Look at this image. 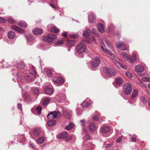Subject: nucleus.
Here are the masks:
<instances>
[{"mask_svg":"<svg viewBox=\"0 0 150 150\" xmlns=\"http://www.w3.org/2000/svg\"><path fill=\"white\" fill-rule=\"evenodd\" d=\"M76 50L79 53L83 54L86 51V47L85 44L81 42L76 46Z\"/></svg>","mask_w":150,"mask_h":150,"instance_id":"nucleus-1","label":"nucleus"},{"mask_svg":"<svg viewBox=\"0 0 150 150\" xmlns=\"http://www.w3.org/2000/svg\"><path fill=\"white\" fill-rule=\"evenodd\" d=\"M132 90L131 85L129 83H125L123 86V91L126 95H129L131 93Z\"/></svg>","mask_w":150,"mask_h":150,"instance_id":"nucleus-2","label":"nucleus"},{"mask_svg":"<svg viewBox=\"0 0 150 150\" xmlns=\"http://www.w3.org/2000/svg\"><path fill=\"white\" fill-rule=\"evenodd\" d=\"M61 113L59 111H54L51 112H50L47 115V117L48 119L53 118H59L60 117Z\"/></svg>","mask_w":150,"mask_h":150,"instance_id":"nucleus-3","label":"nucleus"},{"mask_svg":"<svg viewBox=\"0 0 150 150\" xmlns=\"http://www.w3.org/2000/svg\"><path fill=\"white\" fill-rule=\"evenodd\" d=\"M103 69L109 76H114L116 74V71L114 69H110L107 67H104Z\"/></svg>","mask_w":150,"mask_h":150,"instance_id":"nucleus-4","label":"nucleus"},{"mask_svg":"<svg viewBox=\"0 0 150 150\" xmlns=\"http://www.w3.org/2000/svg\"><path fill=\"white\" fill-rule=\"evenodd\" d=\"M80 122L82 123V125H81L82 129H83V134H85L86 135V136H85L83 138L84 139L83 140H85V139H90V135L86 133V130L85 129V120H80Z\"/></svg>","mask_w":150,"mask_h":150,"instance_id":"nucleus-5","label":"nucleus"},{"mask_svg":"<svg viewBox=\"0 0 150 150\" xmlns=\"http://www.w3.org/2000/svg\"><path fill=\"white\" fill-rule=\"evenodd\" d=\"M57 37L55 34H48L43 38V40L46 42H50L52 41L53 40L56 39Z\"/></svg>","mask_w":150,"mask_h":150,"instance_id":"nucleus-6","label":"nucleus"},{"mask_svg":"<svg viewBox=\"0 0 150 150\" xmlns=\"http://www.w3.org/2000/svg\"><path fill=\"white\" fill-rule=\"evenodd\" d=\"M137 53L136 52H133L132 56H129L127 58V61L131 63H133L135 62L136 61Z\"/></svg>","mask_w":150,"mask_h":150,"instance_id":"nucleus-7","label":"nucleus"},{"mask_svg":"<svg viewBox=\"0 0 150 150\" xmlns=\"http://www.w3.org/2000/svg\"><path fill=\"white\" fill-rule=\"evenodd\" d=\"M100 62L99 58L97 57H96L93 59L91 63L92 66L93 68H96L99 66Z\"/></svg>","mask_w":150,"mask_h":150,"instance_id":"nucleus-8","label":"nucleus"},{"mask_svg":"<svg viewBox=\"0 0 150 150\" xmlns=\"http://www.w3.org/2000/svg\"><path fill=\"white\" fill-rule=\"evenodd\" d=\"M53 81L54 83L59 84L63 83L64 82V80L61 77L56 76L53 78Z\"/></svg>","mask_w":150,"mask_h":150,"instance_id":"nucleus-9","label":"nucleus"},{"mask_svg":"<svg viewBox=\"0 0 150 150\" xmlns=\"http://www.w3.org/2000/svg\"><path fill=\"white\" fill-rule=\"evenodd\" d=\"M116 47L121 50H125L127 49L126 46L122 42H120L116 44Z\"/></svg>","mask_w":150,"mask_h":150,"instance_id":"nucleus-10","label":"nucleus"},{"mask_svg":"<svg viewBox=\"0 0 150 150\" xmlns=\"http://www.w3.org/2000/svg\"><path fill=\"white\" fill-rule=\"evenodd\" d=\"M96 20V17L94 14L92 12L90 13L88 15V21L89 23H94Z\"/></svg>","mask_w":150,"mask_h":150,"instance_id":"nucleus-11","label":"nucleus"},{"mask_svg":"<svg viewBox=\"0 0 150 150\" xmlns=\"http://www.w3.org/2000/svg\"><path fill=\"white\" fill-rule=\"evenodd\" d=\"M144 70V67L142 65H138L135 66V70L137 72H142Z\"/></svg>","mask_w":150,"mask_h":150,"instance_id":"nucleus-12","label":"nucleus"},{"mask_svg":"<svg viewBox=\"0 0 150 150\" xmlns=\"http://www.w3.org/2000/svg\"><path fill=\"white\" fill-rule=\"evenodd\" d=\"M113 59L115 61L114 63L117 67L119 68L121 67L122 68L124 69H126L127 68L126 67L123 65L119 62L117 61V59L115 57H113Z\"/></svg>","mask_w":150,"mask_h":150,"instance_id":"nucleus-13","label":"nucleus"},{"mask_svg":"<svg viewBox=\"0 0 150 150\" xmlns=\"http://www.w3.org/2000/svg\"><path fill=\"white\" fill-rule=\"evenodd\" d=\"M11 28L13 30L18 32L21 33H23L24 32V30L16 25H13L11 27Z\"/></svg>","mask_w":150,"mask_h":150,"instance_id":"nucleus-14","label":"nucleus"},{"mask_svg":"<svg viewBox=\"0 0 150 150\" xmlns=\"http://www.w3.org/2000/svg\"><path fill=\"white\" fill-rule=\"evenodd\" d=\"M27 43L28 44L31 45L33 43V41L34 40V38L30 35H29L27 37Z\"/></svg>","mask_w":150,"mask_h":150,"instance_id":"nucleus-15","label":"nucleus"},{"mask_svg":"<svg viewBox=\"0 0 150 150\" xmlns=\"http://www.w3.org/2000/svg\"><path fill=\"white\" fill-rule=\"evenodd\" d=\"M63 115L65 117L69 118L71 115V112L70 110H65L63 111Z\"/></svg>","mask_w":150,"mask_h":150,"instance_id":"nucleus-16","label":"nucleus"},{"mask_svg":"<svg viewBox=\"0 0 150 150\" xmlns=\"http://www.w3.org/2000/svg\"><path fill=\"white\" fill-rule=\"evenodd\" d=\"M97 28L98 31L101 33H103L104 32V26L103 24L101 23H99L98 24Z\"/></svg>","mask_w":150,"mask_h":150,"instance_id":"nucleus-17","label":"nucleus"},{"mask_svg":"<svg viewBox=\"0 0 150 150\" xmlns=\"http://www.w3.org/2000/svg\"><path fill=\"white\" fill-rule=\"evenodd\" d=\"M41 130L40 129H35L33 131V133L35 136L38 137L39 136L40 134Z\"/></svg>","mask_w":150,"mask_h":150,"instance_id":"nucleus-18","label":"nucleus"},{"mask_svg":"<svg viewBox=\"0 0 150 150\" xmlns=\"http://www.w3.org/2000/svg\"><path fill=\"white\" fill-rule=\"evenodd\" d=\"M110 130V127L108 126H104L101 128L100 132L103 133L108 132Z\"/></svg>","mask_w":150,"mask_h":150,"instance_id":"nucleus-19","label":"nucleus"},{"mask_svg":"<svg viewBox=\"0 0 150 150\" xmlns=\"http://www.w3.org/2000/svg\"><path fill=\"white\" fill-rule=\"evenodd\" d=\"M56 123V121L54 120H50L47 122V125L50 127L54 126Z\"/></svg>","mask_w":150,"mask_h":150,"instance_id":"nucleus-20","label":"nucleus"},{"mask_svg":"<svg viewBox=\"0 0 150 150\" xmlns=\"http://www.w3.org/2000/svg\"><path fill=\"white\" fill-rule=\"evenodd\" d=\"M34 34L36 35L41 34L43 32V30L40 29H35L33 31Z\"/></svg>","mask_w":150,"mask_h":150,"instance_id":"nucleus-21","label":"nucleus"},{"mask_svg":"<svg viewBox=\"0 0 150 150\" xmlns=\"http://www.w3.org/2000/svg\"><path fill=\"white\" fill-rule=\"evenodd\" d=\"M7 35L8 38L12 39H13L16 36L15 33L13 32L12 31L8 32Z\"/></svg>","mask_w":150,"mask_h":150,"instance_id":"nucleus-22","label":"nucleus"},{"mask_svg":"<svg viewBox=\"0 0 150 150\" xmlns=\"http://www.w3.org/2000/svg\"><path fill=\"white\" fill-rule=\"evenodd\" d=\"M138 90L137 89H134L132 92L131 98L134 99L138 95Z\"/></svg>","mask_w":150,"mask_h":150,"instance_id":"nucleus-23","label":"nucleus"},{"mask_svg":"<svg viewBox=\"0 0 150 150\" xmlns=\"http://www.w3.org/2000/svg\"><path fill=\"white\" fill-rule=\"evenodd\" d=\"M45 91L47 94L49 95L52 94L53 92L52 89L48 87L45 88Z\"/></svg>","mask_w":150,"mask_h":150,"instance_id":"nucleus-24","label":"nucleus"},{"mask_svg":"<svg viewBox=\"0 0 150 150\" xmlns=\"http://www.w3.org/2000/svg\"><path fill=\"white\" fill-rule=\"evenodd\" d=\"M53 70L50 69H47L46 70V73L49 77H51L52 75Z\"/></svg>","mask_w":150,"mask_h":150,"instance_id":"nucleus-25","label":"nucleus"},{"mask_svg":"<svg viewBox=\"0 0 150 150\" xmlns=\"http://www.w3.org/2000/svg\"><path fill=\"white\" fill-rule=\"evenodd\" d=\"M88 128L89 130L91 131H94L96 129V128L95 125L94 124L92 123H90L89 124L88 126Z\"/></svg>","mask_w":150,"mask_h":150,"instance_id":"nucleus-26","label":"nucleus"},{"mask_svg":"<svg viewBox=\"0 0 150 150\" xmlns=\"http://www.w3.org/2000/svg\"><path fill=\"white\" fill-rule=\"evenodd\" d=\"M91 32L90 30L86 29L83 33V36L85 37L89 36L91 34Z\"/></svg>","mask_w":150,"mask_h":150,"instance_id":"nucleus-27","label":"nucleus"},{"mask_svg":"<svg viewBox=\"0 0 150 150\" xmlns=\"http://www.w3.org/2000/svg\"><path fill=\"white\" fill-rule=\"evenodd\" d=\"M89 100V99H87L84 100L81 104L82 106L83 107H86L88 106L90 104V103L88 102Z\"/></svg>","mask_w":150,"mask_h":150,"instance_id":"nucleus-28","label":"nucleus"},{"mask_svg":"<svg viewBox=\"0 0 150 150\" xmlns=\"http://www.w3.org/2000/svg\"><path fill=\"white\" fill-rule=\"evenodd\" d=\"M17 24L21 27L23 28H26L27 26V23L25 22H20L18 23Z\"/></svg>","mask_w":150,"mask_h":150,"instance_id":"nucleus-29","label":"nucleus"},{"mask_svg":"<svg viewBox=\"0 0 150 150\" xmlns=\"http://www.w3.org/2000/svg\"><path fill=\"white\" fill-rule=\"evenodd\" d=\"M51 31L52 32L57 33L59 32V30L55 26L52 27L51 29Z\"/></svg>","mask_w":150,"mask_h":150,"instance_id":"nucleus-30","label":"nucleus"},{"mask_svg":"<svg viewBox=\"0 0 150 150\" xmlns=\"http://www.w3.org/2000/svg\"><path fill=\"white\" fill-rule=\"evenodd\" d=\"M74 124L72 122H70L67 126L66 127L65 129L67 130H69L72 128L74 127Z\"/></svg>","mask_w":150,"mask_h":150,"instance_id":"nucleus-31","label":"nucleus"},{"mask_svg":"<svg viewBox=\"0 0 150 150\" xmlns=\"http://www.w3.org/2000/svg\"><path fill=\"white\" fill-rule=\"evenodd\" d=\"M68 135V133L67 132H64L60 134L59 136V138L60 139H63L66 137Z\"/></svg>","mask_w":150,"mask_h":150,"instance_id":"nucleus-32","label":"nucleus"},{"mask_svg":"<svg viewBox=\"0 0 150 150\" xmlns=\"http://www.w3.org/2000/svg\"><path fill=\"white\" fill-rule=\"evenodd\" d=\"M45 141L44 138L43 137H41L39 138L37 140V142L38 143L41 144L44 142Z\"/></svg>","mask_w":150,"mask_h":150,"instance_id":"nucleus-33","label":"nucleus"},{"mask_svg":"<svg viewBox=\"0 0 150 150\" xmlns=\"http://www.w3.org/2000/svg\"><path fill=\"white\" fill-rule=\"evenodd\" d=\"M25 66V64L22 62H19L18 64L17 67L18 69L23 68Z\"/></svg>","mask_w":150,"mask_h":150,"instance_id":"nucleus-34","label":"nucleus"},{"mask_svg":"<svg viewBox=\"0 0 150 150\" xmlns=\"http://www.w3.org/2000/svg\"><path fill=\"white\" fill-rule=\"evenodd\" d=\"M50 101V99L49 98H45L43 101V104L44 105H46L48 104Z\"/></svg>","mask_w":150,"mask_h":150,"instance_id":"nucleus-35","label":"nucleus"},{"mask_svg":"<svg viewBox=\"0 0 150 150\" xmlns=\"http://www.w3.org/2000/svg\"><path fill=\"white\" fill-rule=\"evenodd\" d=\"M116 83L119 84H121L123 83V80L121 78L119 77L116 79Z\"/></svg>","mask_w":150,"mask_h":150,"instance_id":"nucleus-36","label":"nucleus"},{"mask_svg":"<svg viewBox=\"0 0 150 150\" xmlns=\"http://www.w3.org/2000/svg\"><path fill=\"white\" fill-rule=\"evenodd\" d=\"M24 79L25 80L28 82H32L33 81V79L29 76H25Z\"/></svg>","mask_w":150,"mask_h":150,"instance_id":"nucleus-37","label":"nucleus"},{"mask_svg":"<svg viewBox=\"0 0 150 150\" xmlns=\"http://www.w3.org/2000/svg\"><path fill=\"white\" fill-rule=\"evenodd\" d=\"M34 67L33 66L32 67L31 69L30 70V74L33 75L34 76L36 77V74L35 71L34 70Z\"/></svg>","mask_w":150,"mask_h":150,"instance_id":"nucleus-38","label":"nucleus"},{"mask_svg":"<svg viewBox=\"0 0 150 150\" xmlns=\"http://www.w3.org/2000/svg\"><path fill=\"white\" fill-rule=\"evenodd\" d=\"M101 44V47L103 50V51L105 52L107 50V49H106V47L105 46V45L102 42H101L100 43Z\"/></svg>","mask_w":150,"mask_h":150,"instance_id":"nucleus-39","label":"nucleus"},{"mask_svg":"<svg viewBox=\"0 0 150 150\" xmlns=\"http://www.w3.org/2000/svg\"><path fill=\"white\" fill-rule=\"evenodd\" d=\"M32 92L35 94L38 95L39 93V90L37 88H34L32 89Z\"/></svg>","mask_w":150,"mask_h":150,"instance_id":"nucleus-40","label":"nucleus"},{"mask_svg":"<svg viewBox=\"0 0 150 150\" xmlns=\"http://www.w3.org/2000/svg\"><path fill=\"white\" fill-rule=\"evenodd\" d=\"M75 42L74 40H70L67 43V45L68 46H72L74 44Z\"/></svg>","mask_w":150,"mask_h":150,"instance_id":"nucleus-41","label":"nucleus"},{"mask_svg":"<svg viewBox=\"0 0 150 150\" xmlns=\"http://www.w3.org/2000/svg\"><path fill=\"white\" fill-rule=\"evenodd\" d=\"M140 100L141 101H142V102L144 103H146L147 100L143 96H141L140 98Z\"/></svg>","mask_w":150,"mask_h":150,"instance_id":"nucleus-42","label":"nucleus"},{"mask_svg":"<svg viewBox=\"0 0 150 150\" xmlns=\"http://www.w3.org/2000/svg\"><path fill=\"white\" fill-rule=\"evenodd\" d=\"M121 56L125 58H126L127 60V58H128L129 56L125 52H122L121 53Z\"/></svg>","mask_w":150,"mask_h":150,"instance_id":"nucleus-43","label":"nucleus"},{"mask_svg":"<svg viewBox=\"0 0 150 150\" xmlns=\"http://www.w3.org/2000/svg\"><path fill=\"white\" fill-rule=\"evenodd\" d=\"M63 43V39H61L60 40H59L57 42H56L55 44L56 45H62Z\"/></svg>","mask_w":150,"mask_h":150,"instance_id":"nucleus-44","label":"nucleus"},{"mask_svg":"<svg viewBox=\"0 0 150 150\" xmlns=\"http://www.w3.org/2000/svg\"><path fill=\"white\" fill-rule=\"evenodd\" d=\"M42 110L40 106H38L36 108V110L38 114H40Z\"/></svg>","mask_w":150,"mask_h":150,"instance_id":"nucleus-45","label":"nucleus"},{"mask_svg":"<svg viewBox=\"0 0 150 150\" xmlns=\"http://www.w3.org/2000/svg\"><path fill=\"white\" fill-rule=\"evenodd\" d=\"M69 37L72 39H76L78 38V35H77L71 34L69 35Z\"/></svg>","mask_w":150,"mask_h":150,"instance_id":"nucleus-46","label":"nucleus"},{"mask_svg":"<svg viewBox=\"0 0 150 150\" xmlns=\"http://www.w3.org/2000/svg\"><path fill=\"white\" fill-rule=\"evenodd\" d=\"M7 18L8 19V21L9 23H13L14 22V20L10 17H8Z\"/></svg>","mask_w":150,"mask_h":150,"instance_id":"nucleus-47","label":"nucleus"},{"mask_svg":"<svg viewBox=\"0 0 150 150\" xmlns=\"http://www.w3.org/2000/svg\"><path fill=\"white\" fill-rule=\"evenodd\" d=\"M105 52L109 54L112 57H114V55L109 50H107Z\"/></svg>","mask_w":150,"mask_h":150,"instance_id":"nucleus-48","label":"nucleus"},{"mask_svg":"<svg viewBox=\"0 0 150 150\" xmlns=\"http://www.w3.org/2000/svg\"><path fill=\"white\" fill-rule=\"evenodd\" d=\"M6 21V19L2 17H0V23H4Z\"/></svg>","mask_w":150,"mask_h":150,"instance_id":"nucleus-49","label":"nucleus"},{"mask_svg":"<svg viewBox=\"0 0 150 150\" xmlns=\"http://www.w3.org/2000/svg\"><path fill=\"white\" fill-rule=\"evenodd\" d=\"M126 75L129 78H130L132 77V75L128 71L126 72Z\"/></svg>","mask_w":150,"mask_h":150,"instance_id":"nucleus-50","label":"nucleus"},{"mask_svg":"<svg viewBox=\"0 0 150 150\" xmlns=\"http://www.w3.org/2000/svg\"><path fill=\"white\" fill-rule=\"evenodd\" d=\"M71 139V136H67L66 137L65 140L66 141H68Z\"/></svg>","mask_w":150,"mask_h":150,"instance_id":"nucleus-51","label":"nucleus"},{"mask_svg":"<svg viewBox=\"0 0 150 150\" xmlns=\"http://www.w3.org/2000/svg\"><path fill=\"white\" fill-rule=\"evenodd\" d=\"M105 42L106 43V44L107 45V46L108 47H110V44L108 40L107 39L105 38Z\"/></svg>","mask_w":150,"mask_h":150,"instance_id":"nucleus-52","label":"nucleus"},{"mask_svg":"<svg viewBox=\"0 0 150 150\" xmlns=\"http://www.w3.org/2000/svg\"><path fill=\"white\" fill-rule=\"evenodd\" d=\"M16 76L17 77L20 79H21L22 78V76L19 73H17L16 74Z\"/></svg>","mask_w":150,"mask_h":150,"instance_id":"nucleus-53","label":"nucleus"},{"mask_svg":"<svg viewBox=\"0 0 150 150\" xmlns=\"http://www.w3.org/2000/svg\"><path fill=\"white\" fill-rule=\"evenodd\" d=\"M131 141L133 142H135L137 141V139L136 138L132 136Z\"/></svg>","mask_w":150,"mask_h":150,"instance_id":"nucleus-54","label":"nucleus"},{"mask_svg":"<svg viewBox=\"0 0 150 150\" xmlns=\"http://www.w3.org/2000/svg\"><path fill=\"white\" fill-rule=\"evenodd\" d=\"M121 140H122V137H120L116 140V142L117 143H119L120 142Z\"/></svg>","mask_w":150,"mask_h":150,"instance_id":"nucleus-55","label":"nucleus"},{"mask_svg":"<svg viewBox=\"0 0 150 150\" xmlns=\"http://www.w3.org/2000/svg\"><path fill=\"white\" fill-rule=\"evenodd\" d=\"M93 119L94 120L98 121V120L99 118L97 116H94L93 117Z\"/></svg>","mask_w":150,"mask_h":150,"instance_id":"nucleus-56","label":"nucleus"},{"mask_svg":"<svg viewBox=\"0 0 150 150\" xmlns=\"http://www.w3.org/2000/svg\"><path fill=\"white\" fill-rule=\"evenodd\" d=\"M142 80L143 81H147L148 80V78L147 77H143L142 79Z\"/></svg>","mask_w":150,"mask_h":150,"instance_id":"nucleus-57","label":"nucleus"},{"mask_svg":"<svg viewBox=\"0 0 150 150\" xmlns=\"http://www.w3.org/2000/svg\"><path fill=\"white\" fill-rule=\"evenodd\" d=\"M67 32H64L62 34V35L65 37H66L67 35Z\"/></svg>","mask_w":150,"mask_h":150,"instance_id":"nucleus-58","label":"nucleus"},{"mask_svg":"<svg viewBox=\"0 0 150 150\" xmlns=\"http://www.w3.org/2000/svg\"><path fill=\"white\" fill-rule=\"evenodd\" d=\"M18 108L20 110H21L22 109V105L21 104H18Z\"/></svg>","mask_w":150,"mask_h":150,"instance_id":"nucleus-59","label":"nucleus"},{"mask_svg":"<svg viewBox=\"0 0 150 150\" xmlns=\"http://www.w3.org/2000/svg\"><path fill=\"white\" fill-rule=\"evenodd\" d=\"M59 96L58 95H56L55 97V98L57 100V101L58 102L60 101V99H58Z\"/></svg>","mask_w":150,"mask_h":150,"instance_id":"nucleus-60","label":"nucleus"},{"mask_svg":"<svg viewBox=\"0 0 150 150\" xmlns=\"http://www.w3.org/2000/svg\"><path fill=\"white\" fill-rule=\"evenodd\" d=\"M50 4L51 6L54 9H55L56 8V6L54 4Z\"/></svg>","mask_w":150,"mask_h":150,"instance_id":"nucleus-61","label":"nucleus"},{"mask_svg":"<svg viewBox=\"0 0 150 150\" xmlns=\"http://www.w3.org/2000/svg\"><path fill=\"white\" fill-rule=\"evenodd\" d=\"M96 30L94 29H92V33L93 34H96Z\"/></svg>","mask_w":150,"mask_h":150,"instance_id":"nucleus-62","label":"nucleus"},{"mask_svg":"<svg viewBox=\"0 0 150 150\" xmlns=\"http://www.w3.org/2000/svg\"><path fill=\"white\" fill-rule=\"evenodd\" d=\"M112 145L111 144H108L106 145L105 147L106 148H109Z\"/></svg>","mask_w":150,"mask_h":150,"instance_id":"nucleus-63","label":"nucleus"},{"mask_svg":"<svg viewBox=\"0 0 150 150\" xmlns=\"http://www.w3.org/2000/svg\"><path fill=\"white\" fill-rule=\"evenodd\" d=\"M30 145L33 149H34V147L33 144H30Z\"/></svg>","mask_w":150,"mask_h":150,"instance_id":"nucleus-64","label":"nucleus"}]
</instances>
